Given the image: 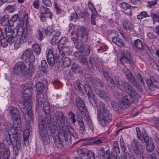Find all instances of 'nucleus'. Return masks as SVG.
Returning a JSON list of instances; mask_svg holds the SVG:
<instances>
[{"instance_id":"dca6fc26","label":"nucleus","mask_w":159,"mask_h":159,"mask_svg":"<svg viewBox=\"0 0 159 159\" xmlns=\"http://www.w3.org/2000/svg\"><path fill=\"white\" fill-rule=\"evenodd\" d=\"M44 95L41 92H39L37 94L36 106L38 108H39L42 105V102L44 101Z\"/></svg>"},{"instance_id":"f257e3e1","label":"nucleus","mask_w":159,"mask_h":159,"mask_svg":"<svg viewBox=\"0 0 159 159\" xmlns=\"http://www.w3.org/2000/svg\"><path fill=\"white\" fill-rule=\"evenodd\" d=\"M115 81L117 87L121 90L125 91L126 93L120 100L119 106L114 101L111 102V105L113 110L117 111L119 107L123 109L126 108L129 104L136 101L138 94L131 85L127 82H123L117 79Z\"/></svg>"},{"instance_id":"aec40b11","label":"nucleus","mask_w":159,"mask_h":159,"mask_svg":"<svg viewBox=\"0 0 159 159\" xmlns=\"http://www.w3.org/2000/svg\"><path fill=\"white\" fill-rule=\"evenodd\" d=\"M10 151L8 149L0 147V155L3 154L4 159H9Z\"/></svg>"},{"instance_id":"69168bd1","label":"nucleus","mask_w":159,"mask_h":159,"mask_svg":"<svg viewBox=\"0 0 159 159\" xmlns=\"http://www.w3.org/2000/svg\"><path fill=\"white\" fill-rule=\"evenodd\" d=\"M87 155L88 156L89 159H95V155L94 153L91 151H87Z\"/></svg>"},{"instance_id":"de8ad7c7","label":"nucleus","mask_w":159,"mask_h":159,"mask_svg":"<svg viewBox=\"0 0 159 159\" xmlns=\"http://www.w3.org/2000/svg\"><path fill=\"white\" fill-rule=\"evenodd\" d=\"M74 88L77 90H81L82 88L81 84L79 80H76L74 83Z\"/></svg>"},{"instance_id":"6ab92c4d","label":"nucleus","mask_w":159,"mask_h":159,"mask_svg":"<svg viewBox=\"0 0 159 159\" xmlns=\"http://www.w3.org/2000/svg\"><path fill=\"white\" fill-rule=\"evenodd\" d=\"M124 28L126 30L132 31L134 26L129 20H126L123 22Z\"/></svg>"},{"instance_id":"37998d69","label":"nucleus","mask_w":159,"mask_h":159,"mask_svg":"<svg viewBox=\"0 0 159 159\" xmlns=\"http://www.w3.org/2000/svg\"><path fill=\"white\" fill-rule=\"evenodd\" d=\"M149 16L147 14L145 11H143L140 13L137 16V18L138 19L140 20L143 18H146Z\"/></svg>"},{"instance_id":"774afa93","label":"nucleus","mask_w":159,"mask_h":159,"mask_svg":"<svg viewBox=\"0 0 159 159\" xmlns=\"http://www.w3.org/2000/svg\"><path fill=\"white\" fill-rule=\"evenodd\" d=\"M147 35L150 39H155L157 38L156 35L151 32H149L148 34Z\"/></svg>"},{"instance_id":"9b49d317","label":"nucleus","mask_w":159,"mask_h":159,"mask_svg":"<svg viewBox=\"0 0 159 159\" xmlns=\"http://www.w3.org/2000/svg\"><path fill=\"white\" fill-rule=\"evenodd\" d=\"M21 59L26 62L30 61H34L35 57L32 51L27 49L24 52L21 56Z\"/></svg>"},{"instance_id":"49530a36","label":"nucleus","mask_w":159,"mask_h":159,"mask_svg":"<svg viewBox=\"0 0 159 159\" xmlns=\"http://www.w3.org/2000/svg\"><path fill=\"white\" fill-rule=\"evenodd\" d=\"M85 55H82L79 58V60L84 65H86L87 66L88 64V62L87 61L86 58L84 57Z\"/></svg>"},{"instance_id":"c756f323","label":"nucleus","mask_w":159,"mask_h":159,"mask_svg":"<svg viewBox=\"0 0 159 159\" xmlns=\"http://www.w3.org/2000/svg\"><path fill=\"white\" fill-rule=\"evenodd\" d=\"M127 78L129 80L134 86L136 87V88L138 87L139 88L141 87L139 83L136 81L135 78L133 76L132 74H131V76L130 78Z\"/></svg>"},{"instance_id":"39448f33","label":"nucleus","mask_w":159,"mask_h":159,"mask_svg":"<svg viewBox=\"0 0 159 159\" xmlns=\"http://www.w3.org/2000/svg\"><path fill=\"white\" fill-rule=\"evenodd\" d=\"M97 115L99 122L102 126L107 125L106 122L109 123L112 120L111 115L103 103H101L99 105L97 110Z\"/></svg>"},{"instance_id":"7c9ffc66","label":"nucleus","mask_w":159,"mask_h":159,"mask_svg":"<svg viewBox=\"0 0 159 159\" xmlns=\"http://www.w3.org/2000/svg\"><path fill=\"white\" fill-rule=\"evenodd\" d=\"M16 36V34H11V36L10 34L9 37H8V39H7V42L5 43V46H7L8 45V42L9 44H12L14 43L15 41V37Z\"/></svg>"},{"instance_id":"052dcab7","label":"nucleus","mask_w":159,"mask_h":159,"mask_svg":"<svg viewBox=\"0 0 159 159\" xmlns=\"http://www.w3.org/2000/svg\"><path fill=\"white\" fill-rule=\"evenodd\" d=\"M93 80H95L94 82H92V83H97V84H96V85H98L102 87H103L104 86L103 84L102 83L101 81V80H99V79L96 78H93Z\"/></svg>"},{"instance_id":"b1692460","label":"nucleus","mask_w":159,"mask_h":159,"mask_svg":"<svg viewBox=\"0 0 159 159\" xmlns=\"http://www.w3.org/2000/svg\"><path fill=\"white\" fill-rule=\"evenodd\" d=\"M112 41L113 42L116 44L119 47H125V45L122 40L119 38L113 37L112 38Z\"/></svg>"},{"instance_id":"f704fd0d","label":"nucleus","mask_w":159,"mask_h":159,"mask_svg":"<svg viewBox=\"0 0 159 159\" xmlns=\"http://www.w3.org/2000/svg\"><path fill=\"white\" fill-rule=\"evenodd\" d=\"M71 63V61L69 57H65L63 61V64L64 67L69 66Z\"/></svg>"},{"instance_id":"6e6d98bb","label":"nucleus","mask_w":159,"mask_h":159,"mask_svg":"<svg viewBox=\"0 0 159 159\" xmlns=\"http://www.w3.org/2000/svg\"><path fill=\"white\" fill-rule=\"evenodd\" d=\"M150 15L154 21H157L159 23V15L157 13H152Z\"/></svg>"},{"instance_id":"79ce46f5","label":"nucleus","mask_w":159,"mask_h":159,"mask_svg":"<svg viewBox=\"0 0 159 159\" xmlns=\"http://www.w3.org/2000/svg\"><path fill=\"white\" fill-rule=\"evenodd\" d=\"M103 93L104 94L101 98L107 102H109L111 100L109 94L105 92Z\"/></svg>"},{"instance_id":"412c9836","label":"nucleus","mask_w":159,"mask_h":159,"mask_svg":"<svg viewBox=\"0 0 159 159\" xmlns=\"http://www.w3.org/2000/svg\"><path fill=\"white\" fill-rule=\"evenodd\" d=\"M134 153L137 156V155L141 156L142 157V155L144 154L143 150L142 148H139L137 144H135L134 145H132Z\"/></svg>"},{"instance_id":"1a4fd4ad","label":"nucleus","mask_w":159,"mask_h":159,"mask_svg":"<svg viewBox=\"0 0 159 159\" xmlns=\"http://www.w3.org/2000/svg\"><path fill=\"white\" fill-rule=\"evenodd\" d=\"M65 54L62 51H60L59 52L58 57H55L53 51L51 49H49L47 52V56L48 64L51 66H54L55 63V60L58 59L59 60H61L65 56Z\"/></svg>"},{"instance_id":"0eeeda50","label":"nucleus","mask_w":159,"mask_h":159,"mask_svg":"<svg viewBox=\"0 0 159 159\" xmlns=\"http://www.w3.org/2000/svg\"><path fill=\"white\" fill-rule=\"evenodd\" d=\"M16 34L21 37L20 39L16 41L15 43V48L17 49L20 46L21 44L25 43L29 34H32L30 30H27L23 25L18 24L16 29Z\"/></svg>"},{"instance_id":"09e8293b","label":"nucleus","mask_w":159,"mask_h":159,"mask_svg":"<svg viewBox=\"0 0 159 159\" xmlns=\"http://www.w3.org/2000/svg\"><path fill=\"white\" fill-rule=\"evenodd\" d=\"M84 77L86 80L87 82L91 83L92 82H94V80L93 78L91 76L89 73L85 74L84 75Z\"/></svg>"},{"instance_id":"423d86ee","label":"nucleus","mask_w":159,"mask_h":159,"mask_svg":"<svg viewBox=\"0 0 159 159\" xmlns=\"http://www.w3.org/2000/svg\"><path fill=\"white\" fill-rule=\"evenodd\" d=\"M57 117L59 122L57 120H55L54 122V125L58 127L61 133L64 134V140L66 144L70 145L71 143V136L67 133V129L65 124V119L63 114L61 112H59L57 115Z\"/></svg>"},{"instance_id":"a19ab883","label":"nucleus","mask_w":159,"mask_h":159,"mask_svg":"<svg viewBox=\"0 0 159 159\" xmlns=\"http://www.w3.org/2000/svg\"><path fill=\"white\" fill-rule=\"evenodd\" d=\"M120 146L123 150L125 152V155L127 157V155H129V154L125 152L126 147L122 138L120 139Z\"/></svg>"},{"instance_id":"72a5a7b5","label":"nucleus","mask_w":159,"mask_h":159,"mask_svg":"<svg viewBox=\"0 0 159 159\" xmlns=\"http://www.w3.org/2000/svg\"><path fill=\"white\" fill-rule=\"evenodd\" d=\"M48 69V65L45 60L41 61L40 70L43 73H46Z\"/></svg>"},{"instance_id":"6e6552de","label":"nucleus","mask_w":159,"mask_h":159,"mask_svg":"<svg viewBox=\"0 0 159 159\" xmlns=\"http://www.w3.org/2000/svg\"><path fill=\"white\" fill-rule=\"evenodd\" d=\"M13 69L14 72L20 76L26 75L29 72L28 67L21 61L17 62L14 66Z\"/></svg>"},{"instance_id":"393cba45","label":"nucleus","mask_w":159,"mask_h":159,"mask_svg":"<svg viewBox=\"0 0 159 159\" xmlns=\"http://www.w3.org/2000/svg\"><path fill=\"white\" fill-rule=\"evenodd\" d=\"M146 82L148 85V88L150 90H152L153 88H157L158 86V83L157 82H153L151 81L149 79H147Z\"/></svg>"},{"instance_id":"a878e982","label":"nucleus","mask_w":159,"mask_h":159,"mask_svg":"<svg viewBox=\"0 0 159 159\" xmlns=\"http://www.w3.org/2000/svg\"><path fill=\"white\" fill-rule=\"evenodd\" d=\"M43 108L46 116L48 115L49 116L50 112V107L49 103L47 102H44L43 104Z\"/></svg>"},{"instance_id":"5fc2aeb1","label":"nucleus","mask_w":159,"mask_h":159,"mask_svg":"<svg viewBox=\"0 0 159 159\" xmlns=\"http://www.w3.org/2000/svg\"><path fill=\"white\" fill-rule=\"evenodd\" d=\"M143 140H144V141L145 143L146 144L147 143H149L150 142L149 138L146 133L145 132H143Z\"/></svg>"},{"instance_id":"bf43d9fd","label":"nucleus","mask_w":159,"mask_h":159,"mask_svg":"<svg viewBox=\"0 0 159 159\" xmlns=\"http://www.w3.org/2000/svg\"><path fill=\"white\" fill-rule=\"evenodd\" d=\"M88 5L89 8L92 12V14L97 13L95 9L93 7L92 3L90 2H89Z\"/></svg>"},{"instance_id":"bb28decb","label":"nucleus","mask_w":159,"mask_h":159,"mask_svg":"<svg viewBox=\"0 0 159 159\" xmlns=\"http://www.w3.org/2000/svg\"><path fill=\"white\" fill-rule=\"evenodd\" d=\"M32 49L34 52L37 55H39L41 52V47L37 43L33 44L32 45Z\"/></svg>"},{"instance_id":"f03ea898","label":"nucleus","mask_w":159,"mask_h":159,"mask_svg":"<svg viewBox=\"0 0 159 159\" xmlns=\"http://www.w3.org/2000/svg\"><path fill=\"white\" fill-rule=\"evenodd\" d=\"M27 85L25 84V86L22 87L24 89L23 92L24 103H20L19 106L25 119L28 121H30L33 120L31 106L32 101L30 97L31 91L29 87L27 88Z\"/></svg>"},{"instance_id":"c85d7f7f","label":"nucleus","mask_w":159,"mask_h":159,"mask_svg":"<svg viewBox=\"0 0 159 159\" xmlns=\"http://www.w3.org/2000/svg\"><path fill=\"white\" fill-rule=\"evenodd\" d=\"M134 43L135 47L139 50H142L144 49L145 46H143L142 42L140 40L136 39L134 41Z\"/></svg>"},{"instance_id":"e433bc0d","label":"nucleus","mask_w":159,"mask_h":159,"mask_svg":"<svg viewBox=\"0 0 159 159\" xmlns=\"http://www.w3.org/2000/svg\"><path fill=\"white\" fill-rule=\"evenodd\" d=\"M10 20L8 19V16L7 15L4 16L1 20V22L2 24L3 25H5L6 24H9Z\"/></svg>"},{"instance_id":"a18cd8bd","label":"nucleus","mask_w":159,"mask_h":159,"mask_svg":"<svg viewBox=\"0 0 159 159\" xmlns=\"http://www.w3.org/2000/svg\"><path fill=\"white\" fill-rule=\"evenodd\" d=\"M136 130L138 139L140 141H142L143 140V133H141L139 127H136Z\"/></svg>"},{"instance_id":"2f4dec72","label":"nucleus","mask_w":159,"mask_h":159,"mask_svg":"<svg viewBox=\"0 0 159 159\" xmlns=\"http://www.w3.org/2000/svg\"><path fill=\"white\" fill-rule=\"evenodd\" d=\"M89 62H88L87 66L90 69H93L95 66H97L95 64L94 58L92 57H90L89 60Z\"/></svg>"},{"instance_id":"603ef678","label":"nucleus","mask_w":159,"mask_h":159,"mask_svg":"<svg viewBox=\"0 0 159 159\" xmlns=\"http://www.w3.org/2000/svg\"><path fill=\"white\" fill-rule=\"evenodd\" d=\"M89 100L92 105L94 107L97 106V101L93 95L91 96V98H89Z\"/></svg>"},{"instance_id":"20e7f679","label":"nucleus","mask_w":159,"mask_h":159,"mask_svg":"<svg viewBox=\"0 0 159 159\" xmlns=\"http://www.w3.org/2000/svg\"><path fill=\"white\" fill-rule=\"evenodd\" d=\"M71 38L76 48L79 50V52L76 51L74 52V56L75 57L79 59L82 55L87 56L89 54L90 47L88 45H84L80 41V37H79L76 33L72 32Z\"/></svg>"},{"instance_id":"ddd939ff","label":"nucleus","mask_w":159,"mask_h":159,"mask_svg":"<svg viewBox=\"0 0 159 159\" xmlns=\"http://www.w3.org/2000/svg\"><path fill=\"white\" fill-rule=\"evenodd\" d=\"M120 61L121 64H123L125 63L131 64L132 60L130 52L127 51H125L120 59Z\"/></svg>"},{"instance_id":"0e129e2a","label":"nucleus","mask_w":159,"mask_h":159,"mask_svg":"<svg viewBox=\"0 0 159 159\" xmlns=\"http://www.w3.org/2000/svg\"><path fill=\"white\" fill-rule=\"evenodd\" d=\"M37 33L38 34L37 35V38L39 40L41 41L43 39V36L42 33L39 30H38Z\"/></svg>"},{"instance_id":"338daca9","label":"nucleus","mask_w":159,"mask_h":159,"mask_svg":"<svg viewBox=\"0 0 159 159\" xmlns=\"http://www.w3.org/2000/svg\"><path fill=\"white\" fill-rule=\"evenodd\" d=\"M16 7L15 6L12 5H9L6 8V10L10 12H13L15 10Z\"/></svg>"},{"instance_id":"f8f14e48","label":"nucleus","mask_w":159,"mask_h":159,"mask_svg":"<svg viewBox=\"0 0 159 159\" xmlns=\"http://www.w3.org/2000/svg\"><path fill=\"white\" fill-rule=\"evenodd\" d=\"M10 111V116L13 120L18 121L20 120V114L17 108L14 107H12L11 108Z\"/></svg>"},{"instance_id":"e2e57ef3","label":"nucleus","mask_w":159,"mask_h":159,"mask_svg":"<svg viewBox=\"0 0 159 159\" xmlns=\"http://www.w3.org/2000/svg\"><path fill=\"white\" fill-rule=\"evenodd\" d=\"M66 129H67V133H69V134L70 135L71 134L75 132L74 128L70 127V125H68L67 126Z\"/></svg>"},{"instance_id":"7ed1b4c3","label":"nucleus","mask_w":159,"mask_h":159,"mask_svg":"<svg viewBox=\"0 0 159 159\" xmlns=\"http://www.w3.org/2000/svg\"><path fill=\"white\" fill-rule=\"evenodd\" d=\"M7 133L9 135L8 140H7L8 144L11 143L13 145V153L17 155L18 153V150L21 147V141L17 139L16 137L20 133L21 128L19 125L17 126L14 125L13 126L10 127Z\"/></svg>"},{"instance_id":"c03bdc74","label":"nucleus","mask_w":159,"mask_h":159,"mask_svg":"<svg viewBox=\"0 0 159 159\" xmlns=\"http://www.w3.org/2000/svg\"><path fill=\"white\" fill-rule=\"evenodd\" d=\"M142 159H156V157L155 154H144L142 155Z\"/></svg>"},{"instance_id":"4d7b16f0","label":"nucleus","mask_w":159,"mask_h":159,"mask_svg":"<svg viewBox=\"0 0 159 159\" xmlns=\"http://www.w3.org/2000/svg\"><path fill=\"white\" fill-rule=\"evenodd\" d=\"M69 114L70 116V119L72 120L71 123L74 124L76 121L75 118V115L72 111H70Z\"/></svg>"},{"instance_id":"58836bf2","label":"nucleus","mask_w":159,"mask_h":159,"mask_svg":"<svg viewBox=\"0 0 159 159\" xmlns=\"http://www.w3.org/2000/svg\"><path fill=\"white\" fill-rule=\"evenodd\" d=\"M113 148L114 151L117 154H119L120 153L119 148L117 141H115L113 142Z\"/></svg>"},{"instance_id":"ea45409f","label":"nucleus","mask_w":159,"mask_h":159,"mask_svg":"<svg viewBox=\"0 0 159 159\" xmlns=\"http://www.w3.org/2000/svg\"><path fill=\"white\" fill-rule=\"evenodd\" d=\"M107 139V138L106 137H102L97 139V140L94 141L93 142V144H99L101 143H103L104 141L106 140Z\"/></svg>"},{"instance_id":"3c124183","label":"nucleus","mask_w":159,"mask_h":159,"mask_svg":"<svg viewBox=\"0 0 159 159\" xmlns=\"http://www.w3.org/2000/svg\"><path fill=\"white\" fill-rule=\"evenodd\" d=\"M94 91L95 93L101 98L102 97V95L103 94V93L105 92L104 91L99 89H96Z\"/></svg>"},{"instance_id":"680f3d73","label":"nucleus","mask_w":159,"mask_h":159,"mask_svg":"<svg viewBox=\"0 0 159 159\" xmlns=\"http://www.w3.org/2000/svg\"><path fill=\"white\" fill-rule=\"evenodd\" d=\"M51 42L52 44L55 45L59 42V39L56 37L53 36L51 40Z\"/></svg>"},{"instance_id":"a211bd4d","label":"nucleus","mask_w":159,"mask_h":159,"mask_svg":"<svg viewBox=\"0 0 159 159\" xmlns=\"http://www.w3.org/2000/svg\"><path fill=\"white\" fill-rule=\"evenodd\" d=\"M40 13H43L45 14H48V16L50 19H52V14L51 11H50L49 9L47 7L42 6L40 7L39 10Z\"/></svg>"},{"instance_id":"4be33fe9","label":"nucleus","mask_w":159,"mask_h":159,"mask_svg":"<svg viewBox=\"0 0 159 159\" xmlns=\"http://www.w3.org/2000/svg\"><path fill=\"white\" fill-rule=\"evenodd\" d=\"M84 119L89 128L91 130H93L94 129V125L91 117L89 116H87Z\"/></svg>"},{"instance_id":"2eb2a0df","label":"nucleus","mask_w":159,"mask_h":159,"mask_svg":"<svg viewBox=\"0 0 159 159\" xmlns=\"http://www.w3.org/2000/svg\"><path fill=\"white\" fill-rule=\"evenodd\" d=\"M72 32H74L79 37H80V42L82 43L83 40L82 39V38H84V36L87 37V32L86 29L83 27H80L78 30V32L77 33L74 31H72Z\"/></svg>"},{"instance_id":"5701e85b","label":"nucleus","mask_w":159,"mask_h":159,"mask_svg":"<svg viewBox=\"0 0 159 159\" xmlns=\"http://www.w3.org/2000/svg\"><path fill=\"white\" fill-rule=\"evenodd\" d=\"M71 69L73 72L76 73H79L82 71V69L81 66L79 64L75 63L72 64Z\"/></svg>"},{"instance_id":"f3484780","label":"nucleus","mask_w":159,"mask_h":159,"mask_svg":"<svg viewBox=\"0 0 159 159\" xmlns=\"http://www.w3.org/2000/svg\"><path fill=\"white\" fill-rule=\"evenodd\" d=\"M121 8L125 11V13L126 15L129 16L132 15L131 6L129 5L127 3L123 2L121 3Z\"/></svg>"},{"instance_id":"cd10ccee","label":"nucleus","mask_w":159,"mask_h":159,"mask_svg":"<svg viewBox=\"0 0 159 159\" xmlns=\"http://www.w3.org/2000/svg\"><path fill=\"white\" fill-rule=\"evenodd\" d=\"M35 86L36 90L39 92L43 91L45 89L44 84L41 82H37Z\"/></svg>"},{"instance_id":"c9c22d12","label":"nucleus","mask_w":159,"mask_h":159,"mask_svg":"<svg viewBox=\"0 0 159 159\" xmlns=\"http://www.w3.org/2000/svg\"><path fill=\"white\" fill-rule=\"evenodd\" d=\"M88 150L85 149H80L77 150L78 154L81 157L86 156L87 154Z\"/></svg>"},{"instance_id":"13d9d810","label":"nucleus","mask_w":159,"mask_h":159,"mask_svg":"<svg viewBox=\"0 0 159 159\" xmlns=\"http://www.w3.org/2000/svg\"><path fill=\"white\" fill-rule=\"evenodd\" d=\"M97 13L92 14L91 15V24L93 25H96L95 20L97 17Z\"/></svg>"},{"instance_id":"8fccbe9b","label":"nucleus","mask_w":159,"mask_h":159,"mask_svg":"<svg viewBox=\"0 0 159 159\" xmlns=\"http://www.w3.org/2000/svg\"><path fill=\"white\" fill-rule=\"evenodd\" d=\"M123 71L127 78H129L131 76L132 73L128 68L126 67L124 68Z\"/></svg>"},{"instance_id":"9d476101","label":"nucleus","mask_w":159,"mask_h":159,"mask_svg":"<svg viewBox=\"0 0 159 159\" xmlns=\"http://www.w3.org/2000/svg\"><path fill=\"white\" fill-rule=\"evenodd\" d=\"M51 122L50 119L46 117L45 120H40L38 121L39 129L42 138L43 140H45L47 135V132L45 130L46 123L49 124Z\"/></svg>"},{"instance_id":"4c0bfd02","label":"nucleus","mask_w":159,"mask_h":159,"mask_svg":"<svg viewBox=\"0 0 159 159\" xmlns=\"http://www.w3.org/2000/svg\"><path fill=\"white\" fill-rule=\"evenodd\" d=\"M154 143L153 142L150 141V143L146 144V150L148 152H151L154 149Z\"/></svg>"},{"instance_id":"473e14b6","label":"nucleus","mask_w":159,"mask_h":159,"mask_svg":"<svg viewBox=\"0 0 159 159\" xmlns=\"http://www.w3.org/2000/svg\"><path fill=\"white\" fill-rule=\"evenodd\" d=\"M85 90L86 93L88 95L89 98H91V96L93 95V92L92 91L91 89L89 86L87 84H85L84 86Z\"/></svg>"},{"instance_id":"4468645a","label":"nucleus","mask_w":159,"mask_h":159,"mask_svg":"<svg viewBox=\"0 0 159 159\" xmlns=\"http://www.w3.org/2000/svg\"><path fill=\"white\" fill-rule=\"evenodd\" d=\"M76 103L77 107L79 111L82 114H84L86 111L83 101L80 98H78L76 99Z\"/></svg>"},{"instance_id":"864d4df0","label":"nucleus","mask_w":159,"mask_h":159,"mask_svg":"<svg viewBox=\"0 0 159 159\" xmlns=\"http://www.w3.org/2000/svg\"><path fill=\"white\" fill-rule=\"evenodd\" d=\"M54 30H52L51 26H48L46 29L45 30V32L47 35H49L52 34Z\"/></svg>"}]
</instances>
